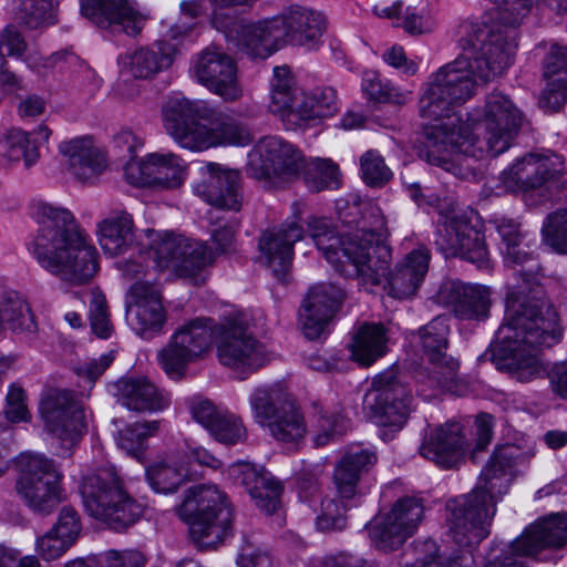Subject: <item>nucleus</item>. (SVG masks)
<instances>
[{"mask_svg":"<svg viewBox=\"0 0 567 567\" xmlns=\"http://www.w3.org/2000/svg\"><path fill=\"white\" fill-rule=\"evenodd\" d=\"M457 33L462 53L430 76L420 100L421 116L434 121L425 127L421 156L464 177L462 158L478 161L505 153L522 130L525 115L499 91L487 94L483 106L470 114L472 127L452 113L454 106L475 94L478 84L503 74L514 60L513 43L495 27L463 22Z\"/></svg>","mask_w":567,"mask_h":567,"instance_id":"nucleus-1","label":"nucleus"},{"mask_svg":"<svg viewBox=\"0 0 567 567\" xmlns=\"http://www.w3.org/2000/svg\"><path fill=\"white\" fill-rule=\"evenodd\" d=\"M384 226L378 207H369L355 229L341 235L327 218L308 220L311 240L327 261L342 276L358 279L359 286L369 291L381 284L391 261V249L382 241Z\"/></svg>","mask_w":567,"mask_h":567,"instance_id":"nucleus-2","label":"nucleus"},{"mask_svg":"<svg viewBox=\"0 0 567 567\" xmlns=\"http://www.w3.org/2000/svg\"><path fill=\"white\" fill-rule=\"evenodd\" d=\"M519 276L524 286L514 287L507 293L505 322L496 331V341L518 360L516 378L529 382L545 373L537 351L558 343L561 329L551 305L525 293L526 289L529 292L534 289V276L524 271Z\"/></svg>","mask_w":567,"mask_h":567,"instance_id":"nucleus-3","label":"nucleus"},{"mask_svg":"<svg viewBox=\"0 0 567 567\" xmlns=\"http://www.w3.org/2000/svg\"><path fill=\"white\" fill-rule=\"evenodd\" d=\"M39 225L29 251L39 265L72 285L89 282L99 269V252L71 212L47 203L35 206Z\"/></svg>","mask_w":567,"mask_h":567,"instance_id":"nucleus-4","label":"nucleus"},{"mask_svg":"<svg viewBox=\"0 0 567 567\" xmlns=\"http://www.w3.org/2000/svg\"><path fill=\"white\" fill-rule=\"evenodd\" d=\"M522 458L516 445L496 447L473 491L447 503L449 529L457 543L480 544L489 535L496 503L508 492L514 467Z\"/></svg>","mask_w":567,"mask_h":567,"instance_id":"nucleus-5","label":"nucleus"},{"mask_svg":"<svg viewBox=\"0 0 567 567\" xmlns=\"http://www.w3.org/2000/svg\"><path fill=\"white\" fill-rule=\"evenodd\" d=\"M162 112L166 132L178 145L190 151L218 145L245 146L252 141L245 124L229 114L216 112L205 101L172 96Z\"/></svg>","mask_w":567,"mask_h":567,"instance_id":"nucleus-6","label":"nucleus"},{"mask_svg":"<svg viewBox=\"0 0 567 567\" xmlns=\"http://www.w3.org/2000/svg\"><path fill=\"white\" fill-rule=\"evenodd\" d=\"M80 492L87 514L115 532H124L143 514L124 488L113 467H102L83 476Z\"/></svg>","mask_w":567,"mask_h":567,"instance_id":"nucleus-7","label":"nucleus"},{"mask_svg":"<svg viewBox=\"0 0 567 567\" xmlns=\"http://www.w3.org/2000/svg\"><path fill=\"white\" fill-rule=\"evenodd\" d=\"M178 514L188 524L190 538L199 548H213L231 534L233 509L216 485L192 486Z\"/></svg>","mask_w":567,"mask_h":567,"instance_id":"nucleus-8","label":"nucleus"},{"mask_svg":"<svg viewBox=\"0 0 567 567\" xmlns=\"http://www.w3.org/2000/svg\"><path fill=\"white\" fill-rule=\"evenodd\" d=\"M17 466L18 496L34 513L51 514L63 499L59 465L43 454L28 452L18 456Z\"/></svg>","mask_w":567,"mask_h":567,"instance_id":"nucleus-9","label":"nucleus"},{"mask_svg":"<svg viewBox=\"0 0 567 567\" xmlns=\"http://www.w3.org/2000/svg\"><path fill=\"white\" fill-rule=\"evenodd\" d=\"M147 255L158 269H172L178 277L195 278L210 261L213 254L200 243L169 231L146 229Z\"/></svg>","mask_w":567,"mask_h":567,"instance_id":"nucleus-10","label":"nucleus"},{"mask_svg":"<svg viewBox=\"0 0 567 567\" xmlns=\"http://www.w3.org/2000/svg\"><path fill=\"white\" fill-rule=\"evenodd\" d=\"M216 354L220 364L245 375L267 361L265 347L249 331L241 315L229 317L216 327Z\"/></svg>","mask_w":567,"mask_h":567,"instance_id":"nucleus-11","label":"nucleus"},{"mask_svg":"<svg viewBox=\"0 0 567 567\" xmlns=\"http://www.w3.org/2000/svg\"><path fill=\"white\" fill-rule=\"evenodd\" d=\"M434 245L445 257L461 256L480 269L488 267L484 236L454 204L441 210Z\"/></svg>","mask_w":567,"mask_h":567,"instance_id":"nucleus-12","label":"nucleus"},{"mask_svg":"<svg viewBox=\"0 0 567 567\" xmlns=\"http://www.w3.org/2000/svg\"><path fill=\"white\" fill-rule=\"evenodd\" d=\"M214 336L216 337V329L213 328L212 319L196 318L184 324L158 352L162 369L171 379H182L187 365L209 351Z\"/></svg>","mask_w":567,"mask_h":567,"instance_id":"nucleus-13","label":"nucleus"},{"mask_svg":"<svg viewBox=\"0 0 567 567\" xmlns=\"http://www.w3.org/2000/svg\"><path fill=\"white\" fill-rule=\"evenodd\" d=\"M450 324L446 316H436L430 322L413 331L411 341L427 358V380L431 386L451 391L458 380L460 363L446 354Z\"/></svg>","mask_w":567,"mask_h":567,"instance_id":"nucleus-14","label":"nucleus"},{"mask_svg":"<svg viewBox=\"0 0 567 567\" xmlns=\"http://www.w3.org/2000/svg\"><path fill=\"white\" fill-rule=\"evenodd\" d=\"M254 416L270 434L282 443H298L305 437L307 427L303 414L291 401L279 398L270 388H257L250 395Z\"/></svg>","mask_w":567,"mask_h":567,"instance_id":"nucleus-15","label":"nucleus"},{"mask_svg":"<svg viewBox=\"0 0 567 567\" xmlns=\"http://www.w3.org/2000/svg\"><path fill=\"white\" fill-rule=\"evenodd\" d=\"M411 391L389 369L378 374L365 393L363 408L379 426L402 427L410 413Z\"/></svg>","mask_w":567,"mask_h":567,"instance_id":"nucleus-16","label":"nucleus"},{"mask_svg":"<svg viewBox=\"0 0 567 567\" xmlns=\"http://www.w3.org/2000/svg\"><path fill=\"white\" fill-rule=\"evenodd\" d=\"M302 155L278 136L261 138L249 154L247 172L255 179L295 181L300 176Z\"/></svg>","mask_w":567,"mask_h":567,"instance_id":"nucleus-17","label":"nucleus"},{"mask_svg":"<svg viewBox=\"0 0 567 567\" xmlns=\"http://www.w3.org/2000/svg\"><path fill=\"white\" fill-rule=\"evenodd\" d=\"M45 429L63 445L76 443L86 430L84 408L74 393L65 389H49L40 402Z\"/></svg>","mask_w":567,"mask_h":567,"instance_id":"nucleus-18","label":"nucleus"},{"mask_svg":"<svg viewBox=\"0 0 567 567\" xmlns=\"http://www.w3.org/2000/svg\"><path fill=\"white\" fill-rule=\"evenodd\" d=\"M423 512L420 498L398 499L390 512L375 516L367 526L372 543L384 551L398 549L416 530Z\"/></svg>","mask_w":567,"mask_h":567,"instance_id":"nucleus-19","label":"nucleus"},{"mask_svg":"<svg viewBox=\"0 0 567 567\" xmlns=\"http://www.w3.org/2000/svg\"><path fill=\"white\" fill-rule=\"evenodd\" d=\"M212 23L238 50L251 58L267 59L282 47L276 17L258 22H247L227 20L218 12H213Z\"/></svg>","mask_w":567,"mask_h":567,"instance_id":"nucleus-20","label":"nucleus"},{"mask_svg":"<svg viewBox=\"0 0 567 567\" xmlns=\"http://www.w3.org/2000/svg\"><path fill=\"white\" fill-rule=\"evenodd\" d=\"M505 174L524 192L546 185L548 189L559 188V196H567L565 158L555 152L529 153L516 161Z\"/></svg>","mask_w":567,"mask_h":567,"instance_id":"nucleus-21","label":"nucleus"},{"mask_svg":"<svg viewBox=\"0 0 567 567\" xmlns=\"http://www.w3.org/2000/svg\"><path fill=\"white\" fill-rule=\"evenodd\" d=\"M190 72L210 92L228 102L243 95L235 60L218 48L209 47L195 55Z\"/></svg>","mask_w":567,"mask_h":567,"instance_id":"nucleus-22","label":"nucleus"},{"mask_svg":"<svg viewBox=\"0 0 567 567\" xmlns=\"http://www.w3.org/2000/svg\"><path fill=\"white\" fill-rule=\"evenodd\" d=\"M200 179L194 184L196 196L217 208L238 212L243 204L239 171L208 163L200 167Z\"/></svg>","mask_w":567,"mask_h":567,"instance_id":"nucleus-23","label":"nucleus"},{"mask_svg":"<svg viewBox=\"0 0 567 567\" xmlns=\"http://www.w3.org/2000/svg\"><path fill=\"white\" fill-rule=\"evenodd\" d=\"M126 320L142 338L157 333L165 320V311L158 290L146 281L137 280L126 295Z\"/></svg>","mask_w":567,"mask_h":567,"instance_id":"nucleus-24","label":"nucleus"},{"mask_svg":"<svg viewBox=\"0 0 567 567\" xmlns=\"http://www.w3.org/2000/svg\"><path fill=\"white\" fill-rule=\"evenodd\" d=\"M343 298V291L332 284H319L309 289L299 309V326L307 339L321 337Z\"/></svg>","mask_w":567,"mask_h":567,"instance_id":"nucleus-25","label":"nucleus"},{"mask_svg":"<svg viewBox=\"0 0 567 567\" xmlns=\"http://www.w3.org/2000/svg\"><path fill=\"white\" fill-rule=\"evenodd\" d=\"M282 45L291 44L307 50L318 49L327 29L321 12L301 6H290L276 16Z\"/></svg>","mask_w":567,"mask_h":567,"instance_id":"nucleus-26","label":"nucleus"},{"mask_svg":"<svg viewBox=\"0 0 567 567\" xmlns=\"http://www.w3.org/2000/svg\"><path fill=\"white\" fill-rule=\"evenodd\" d=\"M81 13L102 29L136 35L145 18L130 0H80Z\"/></svg>","mask_w":567,"mask_h":567,"instance_id":"nucleus-27","label":"nucleus"},{"mask_svg":"<svg viewBox=\"0 0 567 567\" xmlns=\"http://www.w3.org/2000/svg\"><path fill=\"white\" fill-rule=\"evenodd\" d=\"M303 238L302 227L296 223H285L265 230L259 238V250L267 267L278 280H282L292 262L293 245Z\"/></svg>","mask_w":567,"mask_h":567,"instance_id":"nucleus-28","label":"nucleus"},{"mask_svg":"<svg viewBox=\"0 0 567 567\" xmlns=\"http://www.w3.org/2000/svg\"><path fill=\"white\" fill-rule=\"evenodd\" d=\"M466 446L464 426L451 421L431 430L420 446V454L441 467L451 468L463 460Z\"/></svg>","mask_w":567,"mask_h":567,"instance_id":"nucleus-29","label":"nucleus"},{"mask_svg":"<svg viewBox=\"0 0 567 567\" xmlns=\"http://www.w3.org/2000/svg\"><path fill=\"white\" fill-rule=\"evenodd\" d=\"M228 476L238 485L244 486L256 506L267 514L277 511L280 504L282 486L264 468L254 464L237 462L228 467Z\"/></svg>","mask_w":567,"mask_h":567,"instance_id":"nucleus-30","label":"nucleus"},{"mask_svg":"<svg viewBox=\"0 0 567 567\" xmlns=\"http://www.w3.org/2000/svg\"><path fill=\"white\" fill-rule=\"evenodd\" d=\"M440 296L460 319L480 320L487 317L491 293L488 288L484 286L449 281L442 287Z\"/></svg>","mask_w":567,"mask_h":567,"instance_id":"nucleus-31","label":"nucleus"},{"mask_svg":"<svg viewBox=\"0 0 567 567\" xmlns=\"http://www.w3.org/2000/svg\"><path fill=\"white\" fill-rule=\"evenodd\" d=\"M118 402L136 412H157L166 409L171 399L146 377L121 378L115 383Z\"/></svg>","mask_w":567,"mask_h":567,"instance_id":"nucleus-32","label":"nucleus"},{"mask_svg":"<svg viewBox=\"0 0 567 567\" xmlns=\"http://www.w3.org/2000/svg\"><path fill=\"white\" fill-rule=\"evenodd\" d=\"M0 51L17 60H21L32 71L53 68L59 62L72 63L78 60L72 52L68 50L52 53L43 58L37 50H30L27 40L16 24H8L0 31Z\"/></svg>","mask_w":567,"mask_h":567,"instance_id":"nucleus-33","label":"nucleus"},{"mask_svg":"<svg viewBox=\"0 0 567 567\" xmlns=\"http://www.w3.org/2000/svg\"><path fill=\"white\" fill-rule=\"evenodd\" d=\"M59 153L71 174L80 182H91L106 167L104 156L93 146L91 140L75 137L59 145Z\"/></svg>","mask_w":567,"mask_h":567,"instance_id":"nucleus-34","label":"nucleus"},{"mask_svg":"<svg viewBox=\"0 0 567 567\" xmlns=\"http://www.w3.org/2000/svg\"><path fill=\"white\" fill-rule=\"evenodd\" d=\"M567 544V516L551 515L528 527L513 542L524 555H536L545 548H560Z\"/></svg>","mask_w":567,"mask_h":567,"instance_id":"nucleus-35","label":"nucleus"},{"mask_svg":"<svg viewBox=\"0 0 567 567\" xmlns=\"http://www.w3.org/2000/svg\"><path fill=\"white\" fill-rule=\"evenodd\" d=\"M544 78L547 80L539 105L558 111L567 101V50L551 45L544 59Z\"/></svg>","mask_w":567,"mask_h":567,"instance_id":"nucleus-36","label":"nucleus"},{"mask_svg":"<svg viewBox=\"0 0 567 567\" xmlns=\"http://www.w3.org/2000/svg\"><path fill=\"white\" fill-rule=\"evenodd\" d=\"M377 462L373 450L353 446L347 450L334 468V484L339 497L351 501L357 495V485L363 473Z\"/></svg>","mask_w":567,"mask_h":567,"instance_id":"nucleus-37","label":"nucleus"},{"mask_svg":"<svg viewBox=\"0 0 567 567\" xmlns=\"http://www.w3.org/2000/svg\"><path fill=\"white\" fill-rule=\"evenodd\" d=\"M99 243L110 256L124 254L134 243V223L125 210H112L97 225Z\"/></svg>","mask_w":567,"mask_h":567,"instance_id":"nucleus-38","label":"nucleus"},{"mask_svg":"<svg viewBox=\"0 0 567 567\" xmlns=\"http://www.w3.org/2000/svg\"><path fill=\"white\" fill-rule=\"evenodd\" d=\"M176 54V44L159 40L152 47L140 48L132 52L128 55V68L136 79H152L171 68Z\"/></svg>","mask_w":567,"mask_h":567,"instance_id":"nucleus-39","label":"nucleus"},{"mask_svg":"<svg viewBox=\"0 0 567 567\" xmlns=\"http://www.w3.org/2000/svg\"><path fill=\"white\" fill-rule=\"evenodd\" d=\"M386 342V329L382 323H363L349 346L351 357L359 364L369 367L385 354Z\"/></svg>","mask_w":567,"mask_h":567,"instance_id":"nucleus-40","label":"nucleus"},{"mask_svg":"<svg viewBox=\"0 0 567 567\" xmlns=\"http://www.w3.org/2000/svg\"><path fill=\"white\" fill-rule=\"evenodd\" d=\"M340 109L336 89L320 86L302 94L296 106V116L302 121L333 116Z\"/></svg>","mask_w":567,"mask_h":567,"instance_id":"nucleus-41","label":"nucleus"},{"mask_svg":"<svg viewBox=\"0 0 567 567\" xmlns=\"http://www.w3.org/2000/svg\"><path fill=\"white\" fill-rule=\"evenodd\" d=\"M0 156L11 162L22 159L29 168L40 158L38 140L31 138V135L22 130H10L0 138Z\"/></svg>","mask_w":567,"mask_h":567,"instance_id":"nucleus-42","label":"nucleus"},{"mask_svg":"<svg viewBox=\"0 0 567 567\" xmlns=\"http://www.w3.org/2000/svg\"><path fill=\"white\" fill-rule=\"evenodd\" d=\"M161 427V421L136 422L120 430L116 436L117 446L128 455L143 462L147 439L154 436Z\"/></svg>","mask_w":567,"mask_h":567,"instance_id":"nucleus-43","label":"nucleus"},{"mask_svg":"<svg viewBox=\"0 0 567 567\" xmlns=\"http://www.w3.org/2000/svg\"><path fill=\"white\" fill-rule=\"evenodd\" d=\"M301 172L306 186L315 193L338 188L341 183L339 167L329 158L302 159Z\"/></svg>","mask_w":567,"mask_h":567,"instance_id":"nucleus-44","label":"nucleus"},{"mask_svg":"<svg viewBox=\"0 0 567 567\" xmlns=\"http://www.w3.org/2000/svg\"><path fill=\"white\" fill-rule=\"evenodd\" d=\"M153 187L175 188L183 184L186 164L178 156L168 154H151Z\"/></svg>","mask_w":567,"mask_h":567,"instance_id":"nucleus-45","label":"nucleus"},{"mask_svg":"<svg viewBox=\"0 0 567 567\" xmlns=\"http://www.w3.org/2000/svg\"><path fill=\"white\" fill-rule=\"evenodd\" d=\"M188 476L187 468L175 461H162L146 470V478L152 488L163 494L176 492Z\"/></svg>","mask_w":567,"mask_h":567,"instance_id":"nucleus-46","label":"nucleus"},{"mask_svg":"<svg viewBox=\"0 0 567 567\" xmlns=\"http://www.w3.org/2000/svg\"><path fill=\"white\" fill-rule=\"evenodd\" d=\"M563 207L549 214L542 228L545 241L557 252L567 255V196H558Z\"/></svg>","mask_w":567,"mask_h":567,"instance_id":"nucleus-47","label":"nucleus"},{"mask_svg":"<svg viewBox=\"0 0 567 567\" xmlns=\"http://www.w3.org/2000/svg\"><path fill=\"white\" fill-rule=\"evenodd\" d=\"M502 238V252L508 265H523L533 259V254L522 247L523 235L513 220L502 221L497 227Z\"/></svg>","mask_w":567,"mask_h":567,"instance_id":"nucleus-48","label":"nucleus"},{"mask_svg":"<svg viewBox=\"0 0 567 567\" xmlns=\"http://www.w3.org/2000/svg\"><path fill=\"white\" fill-rule=\"evenodd\" d=\"M208 433L216 442L227 446L244 443L248 436L241 417L228 410H224Z\"/></svg>","mask_w":567,"mask_h":567,"instance_id":"nucleus-49","label":"nucleus"},{"mask_svg":"<svg viewBox=\"0 0 567 567\" xmlns=\"http://www.w3.org/2000/svg\"><path fill=\"white\" fill-rule=\"evenodd\" d=\"M19 20L29 30L54 24L56 19L53 0H22Z\"/></svg>","mask_w":567,"mask_h":567,"instance_id":"nucleus-50","label":"nucleus"},{"mask_svg":"<svg viewBox=\"0 0 567 567\" xmlns=\"http://www.w3.org/2000/svg\"><path fill=\"white\" fill-rule=\"evenodd\" d=\"M401 567H444L437 544L432 539L416 540L400 559Z\"/></svg>","mask_w":567,"mask_h":567,"instance_id":"nucleus-51","label":"nucleus"},{"mask_svg":"<svg viewBox=\"0 0 567 567\" xmlns=\"http://www.w3.org/2000/svg\"><path fill=\"white\" fill-rule=\"evenodd\" d=\"M341 501L336 498L326 497L321 499L320 508L316 517V527L320 532H334L342 530L347 525L346 512L349 508L347 499L340 497Z\"/></svg>","mask_w":567,"mask_h":567,"instance_id":"nucleus-52","label":"nucleus"},{"mask_svg":"<svg viewBox=\"0 0 567 567\" xmlns=\"http://www.w3.org/2000/svg\"><path fill=\"white\" fill-rule=\"evenodd\" d=\"M31 319L29 305L17 293H11L0 301V330L8 326L12 330L28 328Z\"/></svg>","mask_w":567,"mask_h":567,"instance_id":"nucleus-53","label":"nucleus"},{"mask_svg":"<svg viewBox=\"0 0 567 567\" xmlns=\"http://www.w3.org/2000/svg\"><path fill=\"white\" fill-rule=\"evenodd\" d=\"M360 166L362 178L369 186L381 187L392 177L391 169L377 151H367L360 158Z\"/></svg>","mask_w":567,"mask_h":567,"instance_id":"nucleus-54","label":"nucleus"},{"mask_svg":"<svg viewBox=\"0 0 567 567\" xmlns=\"http://www.w3.org/2000/svg\"><path fill=\"white\" fill-rule=\"evenodd\" d=\"M90 321L93 332L106 339L111 336L112 323L109 318L105 296L100 291H93L90 302Z\"/></svg>","mask_w":567,"mask_h":567,"instance_id":"nucleus-55","label":"nucleus"},{"mask_svg":"<svg viewBox=\"0 0 567 567\" xmlns=\"http://www.w3.org/2000/svg\"><path fill=\"white\" fill-rule=\"evenodd\" d=\"M420 271L421 270L416 271L412 277H409L406 268H402L398 265L395 269L390 272L388 278L389 293L398 299H405L414 296L419 289L417 277L421 274Z\"/></svg>","mask_w":567,"mask_h":567,"instance_id":"nucleus-56","label":"nucleus"},{"mask_svg":"<svg viewBox=\"0 0 567 567\" xmlns=\"http://www.w3.org/2000/svg\"><path fill=\"white\" fill-rule=\"evenodd\" d=\"M225 409L217 406L212 400L195 396L189 402V412L195 422L200 424L207 432L213 427Z\"/></svg>","mask_w":567,"mask_h":567,"instance_id":"nucleus-57","label":"nucleus"},{"mask_svg":"<svg viewBox=\"0 0 567 567\" xmlns=\"http://www.w3.org/2000/svg\"><path fill=\"white\" fill-rule=\"evenodd\" d=\"M362 90L370 100L375 102H391L398 96L396 90L388 82H383L380 74L373 71L364 72Z\"/></svg>","mask_w":567,"mask_h":567,"instance_id":"nucleus-58","label":"nucleus"},{"mask_svg":"<svg viewBox=\"0 0 567 567\" xmlns=\"http://www.w3.org/2000/svg\"><path fill=\"white\" fill-rule=\"evenodd\" d=\"M72 544L52 528L37 540V550L45 560L62 556Z\"/></svg>","mask_w":567,"mask_h":567,"instance_id":"nucleus-59","label":"nucleus"},{"mask_svg":"<svg viewBox=\"0 0 567 567\" xmlns=\"http://www.w3.org/2000/svg\"><path fill=\"white\" fill-rule=\"evenodd\" d=\"M320 432L316 436L317 445H324L336 435H342L349 426V421L339 413L326 412L320 419Z\"/></svg>","mask_w":567,"mask_h":567,"instance_id":"nucleus-60","label":"nucleus"},{"mask_svg":"<svg viewBox=\"0 0 567 567\" xmlns=\"http://www.w3.org/2000/svg\"><path fill=\"white\" fill-rule=\"evenodd\" d=\"M52 529L73 545L81 532V522L78 512L70 506H64Z\"/></svg>","mask_w":567,"mask_h":567,"instance_id":"nucleus-61","label":"nucleus"},{"mask_svg":"<svg viewBox=\"0 0 567 567\" xmlns=\"http://www.w3.org/2000/svg\"><path fill=\"white\" fill-rule=\"evenodd\" d=\"M431 259L430 250L425 246H419L409 252L405 258L399 264L402 268H406L409 277H412L416 271L421 270L417 277V288L423 282L425 275L429 270Z\"/></svg>","mask_w":567,"mask_h":567,"instance_id":"nucleus-62","label":"nucleus"},{"mask_svg":"<svg viewBox=\"0 0 567 567\" xmlns=\"http://www.w3.org/2000/svg\"><path fill=\"white\" fill-rule=\"evenodd\" d=\"M107 567H144L145 555L137 549H110L104 554Z\"/></svg>","mask_w":567,"mask_h":567,"instance_id":"nucleus-63","label":"nucleus"},{"mask_svg":"<svg viewBox=\"0 0 567 567\" xmlns=\"http://www.w3.org/2000/svg\"><path fill=\"white\" fill-rule=\"evenodd\" d=\"M237 564L239 567H274L270 554L262 548L254 547L249 543L243 546Z\"/></svg>","mask_w":567,"mask_h":567,"instance_id":"nucleus-64","label":"nucleus"}]
</instances>
